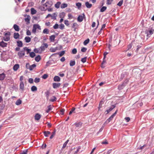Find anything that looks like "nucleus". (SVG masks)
I'll return each instance as SVG.
<instances>
[{
  "label": "nucleus",
  "mask_w": 154,
  "mask_h": 154,
  "mask_svg": "<svg viewBox=\"0 0 154 154\" xmlns=\"http://www.w3.org/2000/svg\"><path fill=\"white\" fill-rule=\"evenodd\" d=\"M154 29L152 28H149L145 31V33L146 34L147 37H149L153 33Z\"/></svg>",
  "instance_id": "f257e3e1"
},
{
  "label": "nucleus",
  "mask_w": 154,
  "mask_h": 154,
  "mask_svg": "<svg viewBox=\"0 0 154 154\" xmlns=\"http://www.w3.org/2000/svg\"><path fill=\"white\" fill-rule=\"evenodd\" d=\"M41 29L40 26L38 24H35L33 26L32 32L33 33L35 34L36 32V30L37 29L41 30Z\"/></svg>",
  "instance_id": "f03ea898"
},
{
  "label": "nucleus",
  "mask_w": 154,
  "mask_h": 154,
  "mask_svg": "<svg viewBox=\"0 0 154 154\" xmlns=\"http://www.w3.org/2000/svg\"><path fill=\"white\" fill-rule=\"evenodd\" d=\"M48 45L47 43H44L40 47V48L41 50V51H44L46 48H47L48 47Z\"/></svg>",
  "instance_id": "7ed1b4c3"
},
{
  "label": "nucleus",
  "mask_w": 154,
  "mask_h": 154,
  "mask_svg": "<svg viewBox=\"0 0 154 154\" xmlns=\"http://www.w3.org/2000/svg\"><path fill=\"white\" fill-rule=\"evenodd\" d=\"M52 5V2L48 1L47 2H46L45 4H44V6H45V8H47V9L48 8L51 7Z\"/></svg>",
  "instance_id": "20e7f679"
},
{
  "label": "nucleus",
  "mask_w": 154,
  "mask_h": 154,
  "mask_svg": "<svg viewBox=\"0 0 154 154\" xmlns=\"http://www.w3.org/2000/svg\"><path fill=\"white\" fill-rule=\"evenodd\" d=\"M25 54V51L23 49L18 53V55L20 57H22L24 56Z\"/></svg>",
  "instance_id": "39448f33"
},
{
  "label": "nucleus",
  "mask_w": 154,
  "mask_h": 154,
  "mask_svg": "<svg viewBox=\"0 0 154 154\" xmlns=\"http://www.w3.org/2000/svg\"><path fill=\"white\" fill-rule=\"evenodd\" d=\"M108 54V53L106 52H104V54H103L104 57H103V61L102 62V66H101V67H104V66H103V64H104V63H105L106 62V60H105V58L106 57V55Z\"/></svg>",
  "instance_id": "423d86ee"
},
{
  "label": "nucleus",
  "mask_w": 154,
  "mask_h": 154,
  "mask_svg": "<svg viewBox=\"0 0 154 154\" xmlns=\"http://www.w3.org/2000/svg\"><path fill=\"white\" fill-rule=\"evenodd\" d=\"M60 85V83H53V87L54 88H59Z\"/></svg>",
  "instance_id": "0eeeda50"
},
{
  "label": "nucleus",
  "mask_w": 154,
  "mask_h": 154,
  "mask_svg": "<svg viewBox=\"0 0 154 154\" xmlns=\"http://www.w3.org/2000/svg\"><path fill=\"white\" fill-rule=\"evenodd\" d=\"M41 118V115L38 113H37L35 116V119L36 120H39Z\"/></svg>",
  "instance_id": "6e6552de"
},
{
  "label": "nucleus",
  "mask_w": 154,
  "mask_h": 154,
  "mask_svg": "<svg viewBox=\"0 0 154 154\" xmlns=\"http://www.w3.org/2000/svg\"><path fill=\"white\" fill-rule=\"evenodd\" d=\"M115 107V106L114 105H112L110 106L109 109L107 110L106 112V114H108L110 112L112 111L113 109Z\"/></svg>",
  "instance_id": "1a4fd4ad"
},
{
  "label": "nucleus",
  "mask_w": 154,
  "mask_h": 154,
  "mask_svg": "<svg viewBox=\"0 0 154 154\" xmlns=\"http://www.w3.org/2000/svg\"><path fill=\"white\" fill-rule=\"evenodd\" d=\"M7 43L4 42L3 41H2L0 42V46L4 48L7 46Z\"/></svg>",
  "instance_id": "9d476101"
},
{
  "label": "nucleus",
  "mask_w": 154,
  "mask_h": 154,
  "mask_svg": "<svg viewBox=\"0 0 154 154\" xmlns=\"http://www.w3.org/2000/svg\"><path fill=\"white\" fill-rule=\"evenodd\" d=\"M125 86V83H123L122 84L119 85L118 86V89L119 90H121L122 89H123L124 88V87Z\"/></svg>",
  "instance_id": "9b49d317"
},
{
  "label": "nucleus",
  "mask_w": 154,
  "mask_h": 154,
  "mask_svg": "<svg viewBox=\"0 0 154 154\" xmlns=\"http://www.w3.org/2000/svg\"><path fill=\"white\" fill-rule=\"evenodd\" d=\"M60 77L57 76H55L54 78V80L55 82H59L60 81Z\"/></svg>",
  "instance_id": "f8f14e48"
},
{
  "label": "nucleus",
  "mask_w": 154,
  "mask_h": 154,
  "mask_svg": "<svg viewBox=\"0 0 154 154\" xmlns=\"http://www.w3.org/2000/svg\"><path fill=\"white\" fill-rule=\"evenodd\" d=\"M74 125L76 127L80 128L81 127L82 123L81 122H76L75 123Z\"/></svg>",
  "instance_id": "ddd939ff"
},
{
  "label": "nucleus",
  "mask_w": 154,
  "mask_h": 154,
  "mask_svg": "<svg viewBox=\"0 0 154 154\" xmlns=\"http://www.w3.org/2000/svg\"><path fill=\"white\" fill-rule=\"evenodd\" d=\"M43 134L45 137H48L49 135L50 134L51 132L48 131H45L43 132Z\"/></svg>",
  "instance_id": "4468645a"
},
{
  "label": "nucleus",
  "mask_w": 154,
  "mask_h": 154,
  "mask_svg": "<svg viewBox=\"0 0 154 154\" xmlns=\"http://www.w3.org/2000/svg\"><path fill=\"white\" fill-rule=\"evenodd\" d=\"M5 77V74L3 73L2 74H0V80H3Z\"/></svg>",
  "instance_id": "2eb2a0df"
},
{
  "label": "nucleus",
  "mask_w": 154,
  "mask_h": 154,
  "mask_svg": "<svg viewBox=\"0 0 154 154\" xmlns=\"http://www.w3.org/2000/svg\"><path fill=\"white\" fill-rule=\"evenodd\" d=\"M30 17L29 15H27V17L25 19V21L27 23H30Z\"/></svg>",
  "instance_id": "dca6fc26"
},
{
  "label": "nucleus",
  "mask_w": 154,
  "mask_h": 154,
  "mask_svg": "<svg viewBox=\"0 0 154 154\" xmlns=\"http://www.w3.org/2000/svg\"><path fill=\"white\" fill-rule=\"evenodd\" d=\"M24 84L23 82H21L20 85V88L21 90H23L24 89Z\"/></svg>",
  "instance_id": "f3484780"
},
{
  "label": "nucleus",
  "mask_w": 154,
  "mask_h": 154,
  "mask_svg": "<svg viewBox=\"0 0 154 154\" xmlns=\"http://www.w3.org/2000/svg\"><path fill=\"white\" fill-rule=\"evenodd\" d=\"M113 117L111 116L104 123L105 124H107L109 123L113 119Z\"/></svg>",
  "instance_id": "a211bd4d"
},
{
  "label": "nucleus",
  "mask_w": 154,
  "mask_h": 154,
  "mask_svg": "<svg viewBox=\"0 0 154 154\" xmlns=\"http://www.w3.org/2000/svg\"><path fill=\"white\" fill-rule=\"evenodd\" d=\"M13 28L16 31H19V26L16 24H15L14 25Z\"/></svg>",
  "instance_id": "6ab92c4d"
},
{
  "label": "nucleus",
  "mask_w": 154,
  "mask_h": 154,
  "mask_svg": "<svg viewBox=\"0 0 154 154\" xmlns=\"http://www.w3.org/2000/svg\"><path fill=\"white\" fill-rule=\"evenodd\" d=\"M19 68V65L18 64H16L13 66V69L14 71H17Z\"/></svg>",
  "instance_id": "aec40b11"
},
{
  "label": "nucleus",
  "mask_w": 154,
  "mask_h": 154,
  "mask_svg": "<svg viewBox=\"0 0 154 154\" xmlns=\"http://www.w3.org/2000/svg\"><path fill=\"white\" fill-rule=\"evenodd\" d=\"M55 38V35H51L50 37V40L51 42H54Z\"/></svg>",
  "instance_id": "412c9836"
},
{
  "label": "nucleus",
  "mask_w": 154,
  "mask_h": 154,
  "mask_svg": "<svg viewBox=\"0 0 154 154\" xmlns=\"http://www.w3.org/2000/svg\"><path fill=\"white\" fill-rule=\"evenodd\" d=\"M39 8L42 11H45L47 10V8H45V7L44 6V5H43L42 6H40Z\"/></svg>",
  "instance_id": "4be33fe9"
},
{
  "label": "nucleus",
  "mask_w": 154,
  "mask_h": 154,
  "mask_svg": "<svg viewBox=\"0 0 154 154\" xmlns=\"http://www.w3.org/2000/svg\"><path fill=\"white\" fill-rule=\"evenodd\" d=\"M83 17L82 15H79L77 18V20L78 22H81L83 21Z\"/></svg>",
  "instance_id": "5701e85b"
},
{
  "label": "nucleus",
  "mask_w": 154,
  "mask_h": 154,
  "mask_svg": "<svg viewBox=\"0 0 154 154\" xmlns=\"http://www.w3.org/2000/svg\"><path fill=\"white\" fill-rule=\"evenodd\" d=\"M17 45L18 47H21L23 46V43L20 40H19L17 41Z\"/></svg>",
  "instance_id": "b1692460"
},
{
  "label": "nucleus",
  "mask_w": 154,
  "mask_h": 154,
  "mask_svg": "<svg viewBox=\"0 0 154 154\" xmlns=\"http://www.w3.org/2000/svg\"><path fill=\"white\" fill-rule=\"evenodd\" d=\"M25 40L26 42L29 43L30 42L31 39L30 37L29 36L26 37L25 38Z\"/></svg>",
  "instance_id": "393cba45"
},
{
  "label": "nucleus",
  "mask_w": 154,
  "mask_h": 154,
  "mask_svg": "<svg viewBox=\"0 0 154 154\" xmlns=\"http://www.w3.org/2000/svg\"><path fill=\"white\" fill-rule=\"evenodd\" d=\"M20 36L19 34L18 33H14V38L16 39H17L19 38Z\"/></svg>",
  "instance_id": "a878e982"
},
{
  "label": "nucleus",
  "mask_w": 154,
  "mask_h": 154,
  "mask_svg": "<svg viewBox=\"0 0 154 154\" xmlns=\"http://www.w3.org/2000/svg\"><path fill=\"white\" fill-rule=\"evenodd\" d=\"M85 5L86 7L88 8H90L92 6V4H89L88 2H85Z\"/></svg>",
  "instance_id": "bb28decb"
},
{
  "label": "nucleus",
  "mask_w": 154,
  "mask_h": 154,
  "mask_svg": "<svg viewBox=\"0 0 154 154\" xmlns=\"http://www.w3.org/2000/svg\"><path fill=\"white\" fill-rule=\"evenodd\" d=\"M37 88L35 86H33L31 88V90L32 92H34L37 91Z\"/></svg>",
  "instance_id": "cd10ccee"
},
{
  "label": "nucleus",
  "mask_w": 154,
  "mask_h": 154,
  "mask_svg": "<svg viewBox=\"0 0 154 154\" xmlns=\"http://www.w3.org/2000/svg\"><path fill=\"white\" fill-rule=\"evenodd\" d=\"M41 59V57L39 55H38L35 58V60L37 62H39Z\"/></svg>",
  "instance_id": "c85d7f7f"
},
{
  "label": "nucleus",
  "mask_w": 154,
  "mask_h": 154,
  "mask_svg": "<svg viewBox=\"0 0 154 154\" xmlns=\"http://www.w3.org/2000/svg\"><path fill=\"white\" fill-rule=\"evenodd\" d=\"M23 49L25 51H26L27 52V54H28V53H30V52L31 51V49H28L27 47H25L23 48Z\"/></svg>",
  "instance_id": "c756f323"
},
{
  "label": "nucleus",
  "mask_w": 154,
  "mask_h": 154,
  "mask_svg": "<svg viewBox=\"0 0 154 154\" xmlns=\"http://www.w3.org/2000/svg\"><path fill=\"white\" fill-rule=\"evenodd\" d=\"M61 4V2H58L55 5L56 8H58L60 7V5Z\"/></svg>",
  "instance_id": "7c9ffc66"
},
{
  "label": "nucleus",
  "mask_w": 154,
  "mask_h": 154,
  "mask_svg": "<svg viewBox=\"0 0 154 154\" xmlns=\"http://www.w3.org/2000/svg\"><path fill=\"white\" fill-rule=\"evenodd\" d=\"M65 15V13L64 12L61 13L59 15L60 17L61 18H63Z\"/></svg>",
  "instance_id": "2f4dec72"
},
{
  "label": "nucleus",
  "mask_w": 154,
  "mask_h": 154,
  "mask_svg": "<svg viewBox=\"0 0 154 154\" xmlns=\"http://www.w3.org/2000/svg\"><path fill=\"white\" fill-rule=\"evenodd\" d=\"M36 66V65L35 64H33L31 65H30L29 70L30 71L32 70Z\"/></svg>",
  "instance_id": "473e14b6"
},
{
  "label": "nucleus",
  "mask_w": 154,
  "mask_h": 154,
  "mask_svg": "<svg viewBox=\"0 0 154 154\" xmlns=\"http://www.w3.org/2000/svg\"><path fill=\"white\" fill-rule=\"evenodd\" d=\"M22 103V101L20 99L17 100L15 103V104L17 105H19L20 104Z\"/></svg>",
  "instance_id": "72a5a7b5"
},
{
  "label": "nucleus",
  "mask_w": 154,
  "mask_h": 154,
  "mask_svg": "<svg viewBox=\"0 0 154 154\" xmlns=\"http://www.w3.org/2000/svg\"><path fill=\"white\" fill-rule=\"evenodd\" d=\"M52 109L51 106V105H49L48 106V109L46 111L47 113L49 112Z\"/></svg>",
  "instance_id": "f704fd0d"
},
{
  "label": "nucleus",
  "mask_w": 154,
  "mask_h": 154,
  "mask_svg": "<svg viewBox=\"0 0 154 154\" xmlns=\"http://www.w3.org/2000/svg\"><path fill=\"white\" fill-rule=\"evenodd\" d=\"M57 14L55 13L53 14L52 15H51V18L54 20H56V17L57 16Z\"/></svg>",
  "instance_id": "c9c22d12"
},
{
  "label": "nucleus",
  "mask_w": 154,
  "mask_h": 154,
  "mask_svg": "<svg viewBox=\"0 0 154 154\" xmlns=\"http://www.w3.org/2000/svg\"><path fill=\"white\" fill-rule=\"evenodd\" d=\"M31 14H34L36 13V11L33 8H32L31 9Z\"/></svg>",
  "instance_id": "e433bc0d"
},
{
  "label": "nucleus",
  "mask_w": 154,
  "mask_h": 154,
  "mask_svg": "<svg viewBox=\"0 0 154 154\" xmlns=\"http://www.w3.org/2000/svg\"><path fill=\"white\" fill-rule=\"evenodd\" d=\"M69 141V140H67L63 144L62 149H64L66 146V145Z\"/></svg>",
  "instance_id": "4c0bfd02"
},
{
  "label": "nucleus",
  "mask_w": 154,
  "mask_h": 154,
  "mask_svg": "<svg viewBox=\"0 0 154 154\" xmlns=\"http://www.w3.org/2000/svg\"><path fill=\"white\" fill-rule=\"evenodd\" d=\"M4 40L5 41H8L10 40V37L9 36H5L3 37Z\"/></svg>",
  "instance_id": "58836bf2"
},
{
  "label": "nucleus",
  "mask_w": 154,
  "mask_h": 154,
  "mask_svg": "<svg viewBox=\"0 0 154 154\" xmlns=\"http://www.w3.org/2000/svg\"><path fill=\"white\" fill-rule=\"evenodd\" d=\"M64 54H65V51H63L59 53H56V54H59L60 57H61V56H63Z\"/></svg>",
  "instance_id": "ea45409f"
},
{
  "label": "nucleus",
  "mask_w": 154,
  "mask_h": 154,
  "mask_svg": "<svg viewBox=\"0 0 154 154\" xmlns=\"http://www.w3.org/2000/svg\"><path fill=\"white\" fill-rule=\"evenodd\" d=\"M57 100L56 97L55 96H53L52 98L50 99V101L51 102H54L56 101Z\"/></svg>",
  "instance_id": "a19ab883"
},
{
  "label": "nucleus",
  "mask_w": 154,
  "mask_h": 154,
  "mask_svg": "<svg viewBox=\"0 0 154 154\" xmlns=\"http://www.w3.org/2000/svg\"><path fill=\"white\" fill-rule=\"evenodd\" d=\"M49 32V30L48 29H45L43 31V33L45 34H48Z\"/></svg>",
  "instance_id": "79ce46f5"
},
{
  "label": "nucleus",
  "mask_w": 154,
  "mask_h": 154,
  "mask_svg": "<svg viewBox=\"0 0 154 154\" xmlns=\"http://www.w3.org/2000/svg\"><path fill=\"white\" fill-rule=\"evenodd\" d=\"M29 56L33 58L35 56V54L34 52H32L30 53Z\"/></svg>",
  "instance_id": "37998d69"
},
{
  "label": "nucleus",
  "mask_w": 154,
  "mask_h": 154,
  "mask_svg": "<svg viewBox=\"0 0 154 154\" xmlns=\"http://www.w3.org/2000/svg\"><path fill=\"white\" fill-rule=\"evenodd\" d=\"M56 133V131L54 130V131L52 132V134L51 135V136L50 137V139H52L55 135Z\"/></svg>",
  "instance_id": "c03bdc74"
},
{
  "label": "nucleus",
  "mask_w": 154,
  "mask_h": 154,
  "mask_svg": "<svg viewBox=\"0 0 154 154\" xmlns=\"http://www.w3.org/2000/svg\"><path fill=\"white\" fill-rule=\"evenodd\" d=\"M89 41L90 40L89 38H88L87 39L85 40L83 42L84 45H86L89 42Z\"/></svg>",
  "instance_id": "a18cd8bd"
},
{
  "label": "nucleus",
  "mask_w": 154,
  "mask_h": 154,
  "mask_svg": "<svg viewBox=\"0 0 154 154\" xmlns=\"http://www.w3.org/2000/svg\"><path fill=\"white\" fill-rule=\"evenodd\" d=\"M75 64V61L71 60L70 63V66H74Z\"/></svg>",
  "instance_id": "49530a36"
},
{
  "label": "nucleus",
  "mask_w": 154,
  "mask_h": 154,
  "mask_svg": "<svg viewBox=\"0 0 154 154\" xmlns=\"http://www.w3.org/2000/svg\"><path fill=\"white\" fill-rule=\"evenodd\" d=\"M67 6V5L66 3L62 4L61 6V8H64Z\"/></svg>",
  "instance_id": "de8ad7c7"
},
{
  "label": "nucleus",
  "mask_w": 154,
  "mask_h": 154,
  "mask_svg": "<svg viewBox=\"0 0 154 154\" xmlns=\"http://www.w3.org/2000/svg\"><path fill=\"white\" fill-rule=\"evenodd\" d=\"M106 7L103 6L100 9V11L102 12H103L104 11L106 10Z\"/></svg>",
  "instance_id": "09e8293b"
},
{
  "label": "nucleus",
  "mask_w": 154,
  "mask_h": 154,
  "mask_svg": "<svg viewBox=\"0 0 154 154\" xmlns=\"http://www.w3.org/2000/svg\"><path fill=\"white\" fill-rule=\"evenodd\" d=\"M57 48H50V51L51 52H55L57 50Z\"/></svg>",
  "instance_id": "8fccbe9b"
},
{
  "label": "nucleus",
  "mask_w": 154,
  "mask_h": 154,
  "mask_svg": "<svg viewBox=\"0 0 154 154\" xmlns=\"http://www.w3.org/2000/svg\"><path fill=\"white\" fill-rule=\"evenodd\" d=\"M40 79L38 78H35L34 79V82L36 83H38L40 81Z\"/></svg>",
  "instance_id": "3c124183"
},
{
  "label": "nucleus",
  "mask_w": 154,
  "mask_h": 154,
  "mask_svg": "<svg viewBox=\"0 0 154 154\" xmlns=\"http://www.w3.org/2000/svg\"><path fill=\"white\" fill-rule=\"evenodd\" d=\"M87 57H85L81 59V61L83 63H85L86 61Z\"/></svg>",
  "instance_id": "603ef678"
},
{
  "label": "nucleus",
  "mask_w": 154,
  "mask_h": 154,
  "mask_svg": "<svg viewBox=\"0 0 154 154\" xmlns=\"http://www.w3.org/2000/svg\"><path fill=\"white\" fill-rule=\"evenodd\" d=\"M28 149H25L21 152L20 154H27Z\"/></svg>",
  "instance_id": "864d4df0"
},
{
  "label": "nucleus",
  "mask_w": 154,
  "mask_h": 154,
  "mask_svg": "<svg viewBox=\"0 0 154 154\" xmlns=\"http://www.w3.org/2000/svg\"><path fill=\"white\" fill-rule=\"evenodd\" d=\"M75 109V108H73L69 112V115H70L72 112H73L75 113V112H74Z\"/></svg>",
  "instance_id": "5fc2aeb1"
},
{
  "label": "nucleus",
  "mask_w": 154,
  "mask_h": 154,
  "mask_svg": "<svg viewBox=\"0 0 154 154\" xmlns=\"http://www.w3.org/2000/svg\"><path fill=\"white\" fill-rule=\"evenodd\" d=\"M65 110L64 109H62L60 110V114L61 115H63L64 114V112Z\"/></svg>",
  "instance_id": "6e6d98bb"
},
{
  "label": "nucleus",
  "mask_w": 154,
  "mask_h": 154,
  "mask_svg": "<svg viewBox=\"0 0 154 154\" xmlns=\"http://www.w3.org/2000/svg\"><path fill=\"white\" fill-rule=\"evenodd\" d=\"M40 48H35L34 50V52L35 53H38L40 50Z\"/></svg>",
  "instance_id": "4d7b16f0"
},
{
  "label": "nucleus",
  "mask_w": 154,
  "mask_h": 154,
  "mask_svg": "<svg viewBox=\"0 0 154 154\" xmlns=\"http://www.w3.org/2000/svg\"><path fill=\"white\" fill-rule=\"evenodd\" d=\"M87 49L86 48H85L83 47L81 49V51L82 52H85L86 51H87Z\"/></svg>",
  "instance_id": "13d9d810"
},
{
  "label": "nucleus",
  "mask_w": 154,
  "mask_h": 154,
  "mask_svg": "<svg viewBox=\"0 0 154 154\" xmlns=\"http://www.w3.org/2000/svg\"><path fill=\"white\" fill-rule=\"evenodd\" d=\"M105 123H104L103 125L102 126L101 128L100 129L99 131V132H101V131H102L103 130V128H104V127L105 126Z\"/></svg>",
  "instance_id": "bf43d9fd"
},
{
  "label": "nucleus",
  "mask_w": 154,
  "mask_h": 154,
  "mask_svg": "<svg viewBox=\"0 0 154 154\" xmlns=\"http://www.w3.org/2000/svg\"><path fill=\"white\" fill-rule=\"evenodd\" d=\"M123 3V0L120 1L117 4V5L119 6H121Z\"/></svg>",
  "instance_id": "052dcab7"
},
{
  "label": "nucleus",
  "mask_w": 154,
  "mask_h": 154,
  "mask_svg": "<svg viewBox=\"0 0 154 154\" xmlns=\"http://www.w3.org/2000/svg\"><path fill=\"white\" fill-rule=\"evenodd\" d=\"M77 50L76 48H74L73 49V50H72V53L73 54H75L76 53H77Z\"/></svg>",
  "instance_id": "680f3d73"
},
{
  "label": "nucleus",
  "mask_w": 154,
  "mask_h": 154,
  "mask_svg": "<svg viewBox=\"0 0 154 154\" xmlns=\"http://www.w3.org/2000/svg\"><path fill=\"white\" fill-rule=\"evenodd\" d=\"M76 6L78 7V8L79 9L81 7V4L80 3H76Z\"/></svg>",
  "instance_id": "e2e57ef3"
},
{
  "label": "nucleus",
  "mask_w": 154,
  "mask_h": 154,
  "mask_svg": "<svg viewBox=\"0 0 154 154\" xmlns=\"http://www.w3.org/2000/svg\"><path fill=\"white\" fill-rule=\"evenodd\" d=\"M113 1V0H107L106 4L108 5H110L111 4Z\"/></svg>",
  "instance_id": "0e129e2a"
},
{
  "label": "nucleus",
  "mask_w": 154,
  "mask_h": 154,
  "mask_svg": "<svg viewBox=\"0 0 154 154\" xmlns=\"http://www.w3.org/2000/svg\"><path fill=\"white\" fill-rule=\"evenodd\" d=\"M64 27V25L63 24H61L60 25L59 28L61 29H63Z\"/></svg>",
  "instance_id": "69168bd1"
},
{
  "label": "nucleus",
  "mask_w": 154,
  "mask_h": 154,
  "mask_svg": "<svg viewBox=\"0 0 154 154\" xmlns=\"http://www.w3.org/2000/svg\"><path fill=\"white\" fill-rule=\"evenodd\" d=\"M48 77V75L47 74H44L42 76V78L43 79H45L47 78Z\"/></svg>",
  "instance_id": "338daca9"
},
{
  "label": "nucleus",
  "mask_w": 154,
  "mask_h": 154,
  "mask_svg": "<svg viewBox=\"0 0 154 154\" xmlns=\"http://www.w3.org/2000/svg\"><path fill=\"white\" fill-rule=\"evenodd\" d=\"M59 25L57 24H56L53 26V28L55 29H57L58 28Z\"/></svg>",
  "instance_id": "774afa93"
}]
</instances>
